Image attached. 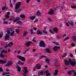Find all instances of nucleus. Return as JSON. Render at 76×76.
<instances>
[{
    "instance_id": "1",
    "label": "nucleus",
    "mask_w": 76,
    "mask_h": 76,
    "mask_svg": "<svg viewBox=\"0 0 76 76\" xmlns=\"http://www.w3.org/2000/svg\"><path fill=\"white\" fill-rule=\"evenodd\" d=\"M7 33L6 34L5 36L4 37V39H6L7 40L9 41V38L10 37V35H9V34H10V31L9 30H8L7 31Z\"/></svg>"
},
{
    "instance_id": "2",
    "label": "nucleus",
    "mask_w": 76,
    "mask_h": 76,
    "mask_svg": "<svg viewBox=\"0 0 76 76\" xmlns=\"http://www.w3.org/2000/svg\"><path fill=\"white\" fill-rule=\"evenodd\" d=\"M24 70L23 71V73L22 74L23 76H27V75L26 73L28 72V71L27 68L26 67H23Z\"/></svg>"
},
{
    "instance_id": "3",
    "label": "nucleus",
    "mask_w": 76,
    "mask_h": 76,
    "mask_svg": "<svg viewBox=\"0 0 76 76\" xmlns=\"http://www.w3.org/2000/svg\"><path fill=\"white\" fill-rule=\"evenodd\" d=\"M45 43L44 41L42 40L40 41L39 43V47H44L45 46Z\"/></svg>"
},
{
    "instance_id": "4",
    "label": "nucleus",
    "mask_w": 76,
    "mask_h": 76,
    "mask_svg": "<svg viewBox=\"0 0 76 76\" xmlns=\"http://www.w3.org/2000/svg\"><path fill=\"white\" fill-rule=\"evenodd\" d=\"M68 61L70 63V65L72 66H75L76 65V61H73L72 59H69Z\"/></svg>"
},
{
    "instance_id": "5",
    "label": "nucleus",
    "mask_w": 76,
    "mask_h": 76,
    "mask_svg": "<svg viewBox=\"0 0 76 76\" xmlns=\"http://www.w3.org/2000/svg\"><path fill=\"white\" fill-rule=\"evenodd\" d=\"M9 29L10 31L11 32V33H10V36L11 37H13L15 35V31L13 30V28H9Z\"/></svg>"
},
{
    "instance_id": "6",
    "label": "nucleus",
    "mask_w": 76,
    "mask_h": 76,
    "mask_svg": "<svg viewBox=\"0 0 76 76\" xmlns=\"http://www.w3.org/2000/svg\"><path fill=\"white\" fill-rule=\"evenodd\" d=\"M21 3L20 2H18L16 4V6L15 7V9L16 10H18L19 8L20 7V5H21Z\"/></svg>"
},
{
    "instance_id": "7",
    "label": "nucleus",
    "mask_w": 76,
    "mask_h": 76,
    "mask_svg": "<svg viewBox=\"0 0 76 76\" xmlns=\"http://www.w3.org/2000/svg\"><path fill=\"white\" fill-rule=\"evenodd\" d=\"M13 62L12 61V60L9 61H8V63L6 65L7 67H9V66H10L12 64H13Z\"/></svg>"
},
{
    "instance_id": "8",
    "label": "nucleus",
    "mask_w": 76,
    "mask_h": 76,
    "mask_svg": "<svg viewBox=\"0 0 76 76\" xmlns=\"http://www.w3.org/2000/svg\"><path fill=\"white\" fill-rule=\"evenodd\" d=\"M60 48V47L59 46H55L53 48V50L55 51H58V49H59Z\"/></svg>"
},
{
    "instance_id": "9",
    "label": "nucleus",
    "mask_w": 76,
    "mask_h": 76,
    "mask_svg": "<svg viewBox=\"0 0 76 76\" xmlns=\"http://www.w3.org/2000/svg\"><path fill=\"white\" fill-rule=\"evenodd\" d=\"M48 14L50 15H54V11L53 9L50 10V11L48 12Z\"/></svg>"
},
{
    "instance_id": "10",
    "label": "nucleus",
    "mask_w": 76,
    "mask_h": 76,
    "mask_svg": "<svg viewBox=\"0 0 76 76\" xmlns=\"http://www.w3.org/2000/svg\"><path fill=\"white\" fill-rule=\"evenodd\" d=\"M45 50L46 51V52L48 53H52V51L50 50L49 48H46L45 49Z\"/></svg>"
},
{
    "instance_id": "11",
    "label": "nucleus",
    "mask_w": 76,
    "mask_h": 76,
    "mask_svg": "<svg viewBox=\"0 0 76 76\" xmlns=\"http://www.w3.org/2000/svg\"><path fill=\"white\" fill-rule=\"evenodd\" d=\"M36 15L38 16H41V13L39 11H37L36 13Z\"/></svg>"
},
{
    "instance_id": "12",
    "label": "nucleus",
    "mask_w": 76,
    "mask_h": 76,
    "mask_svg": "<svg viewBox=\"0 0 76 76\" xmlns=\"http://www.w3.org/2000/svg\"><path fill=\"white\" fill-rule=\"evenodd\" d=\"M6 59L0 60V63H1L2 64H5L6 63Z\"/></svg>"
},
{
    "instance_id": "13",
    "label": "nucleus",
    "mask_w": 76,
    "mask_h": 76,
    "mask_svg": "<svg viewBox=\"0 0 76 76\" xmlns=\"http://www.w3.org/2000/svg\"><path fill=\"white\" fill-rule=\"evenodd\" d=\"M41 65L39 64H38L36 65V66H35V68L37 69H41Z\"/></svg>"
},
{
    "instance_id": "14",
    "label": "nucleus",
    "mask_w": 76,
    "mask_h": 76,
    "mask_svg": "<svg viewBox=\"0 0 76 76\" xmlns=\"http://www.w3.org/2000/svg\"><path fill=\"white\" fill-rule=\"evenodd\" d=\"M19 20H20V18L19 17L16 18H15L13 20V22L15 23L16 22H17V21Z\"/></svg>"
},
{
    "instance_id": "15",
    "label": "nucleus",
    "mask_w": 76,
    "mask_h": 76,
    "mask_svg": "<svg viewBox=\"0 0 76 76\" xmlns=\"http://www.w3.org/2000/svg\"><path fill=\"white\" fill-rule=\"evenodd\" d=\"M64 61L66 65V66H69V65L70 64L69 63H70V62H69V61H68V60H65Z\"/></svg>"
},
{
    "instance_id": "16",
    "label": "nucleus",
    "mask_w": 76,
    "mask_h": 76,
    "mask_svg": "<svg viewBox=\"0 0 76 76\" xmlns=\"http://www.w3.org/2000/svg\"><path fill=\"white\" fill-rule=\"evenodd\" d=\"M58 70L56 69L55 70V72L53 73V75L56 76L58 74Z\"/></svg>"
},
{
    "instance_id": "17",
    "label": "nucleus",
    "mask_w": 76,
    "mask_h": 76,
    "mask_svg": "<svg viewBox=\"0 0 76 76\" xmlns=\"http://www.w3.org/2000/svg\"><path fill=\"white\" fill-rule=\"evenodd\" d=\"M68 23L71 25L73 26L74 25V23H73V21H68Z\"/></svg>"
},
{
    "instance_id": "18",
    "label": "nucleus",
    "mask_w": 76,
    "mask_h": 76,
    "mask_svg": "<svg viewBox=\"0 0 76 76\" xmlns=\"http://www.w3.org/2000/svg\"><path fill=\"white\" fill-rule=\"evenodd\" d=\"M53 31L54 32H56V33H57L58 32V28H54Z\"/></svg>"
},
{
    "instance_id": "19",
    "label": "nucleus",
    "mask_w": 76,
    "mask_h": 76,
    "mask_svg": "<svg viewBox=\"0 0 76 76\" xmlns=\"http://www.w3.org/2000/svg\"><path fill=\"white\" fill-rule=\"evenodd\" d=\"M37 35H42V33L40 31V30H39V29L37 31Z\"/></svg>"
},
{
    "instance_id": "20",
    "label": "nucleus",
    "mask_w": 76,
    "mask_h": 76,
    "mask_svg": "<svg viewBox=\"0 0 76 76\" xmlns=\"http://www.w3.org/2000/svg\"><path fill=\"white\" fill-rule=\"evenodd\" d=\"M38 74L39 75H44V71L42 70L40 72H38Z\"/></svg>"
},
{
    "instance_id": "21",
    "label": "nucleus",
    "mask_w": 76,
    "mask_h": 76,
    "mask_svg": "<svg viewBox=\"0 0 76 76\" xmlns=\"http://www.w3.org/2000/svg\"><path fill=\"white\" fill-rule=\"evenodd\" d=\"M17 24H18L20 25H23V23L20 21H18L17 22Z\"/></svg>"
},
{
    "instance_id": "22",
    "label": "nucleus",
    "mask_w": 76,
    "mask_h": 76,
    "mask_svg": "<svg viewBox=\"0 0 76 76\" xmlns=\"http://www.w3.org/2000/svg\"><path fill=\"white\" fill-rule=\"evenodd\" d=\"M72 39L73 41H74L76 42V37L73 36L72 37Z\"/></svg>"
},
{
    "instance_id": "23",
    "label": "nucleus",
    "mask_w": 76,
    "mask_h": 76,
    "mask_svg": "<svg viewBox=\"0 0 76 76\" xmlns=\"http://www.w3.org/2000/svg\"><path fill=\"white\" fill-rule=\"evenodd\" d=\"M7 53V50H2L1 52V53L3 54V53Z\"/></svg>"
},
{
    "instance_id": "24",
    "label": "nucleus",
    "mask_w": 76,
    "mask_h": 76,
    "mask_svg": "<svg viewBox=\"0 0 76 76\" xmlns=\"http://www.w3.org/2000/svg\"><path fill=\"white\" fill-rule=\"evenodd\" d=\"M13 45V43L12 42H11L8 45V47H11Z\"/></svg>"
},
{
    "instance_id": "25",
    "label": "nucleus",
    "mask_w": 76,
    "mask_h": 76,
    "mask_svg": "<svg viewBox=\"0 0 76 76\" xmlns=\"http://www.w3.org/2000/svg\"><path fill=\"white\" fill-rule=\"evenodd\" d=\"M20 60H22V61H26V59H25V58L23 56H21Z\"/></svg>"
},
{
    "instance_id": "26",
    "label": "nucleus",
    "mask_w": 76,
    "mask_h": 76,
    "mask_svg": "<svg viewBox=\"0 0 76 76\" xmlns=\"http://www.w3.org/2000/svg\"><path fill=\"white\" fill-rule=\"evenodd\" d=\"M24 45L27 47H29V41H27L26 43L24 44Z\"/></svg>"
},
{
    "instance_id": "27",
    "label": "nucleus",
    "mask_w": 76,
    "mask_h": 76,
    "mask_svg": "<svg viewBox=\"0 0 76 76\" xmlns=\"http://www.w3.org/2000/svg\"><path fill=\"white\" fill-rule=\"evenodd\" d=\"M28 34V32L24 31L23 33V37H25Z\"/></svg>"
},
{
    "instance_id": "28",
    "label": "nucleus",
    "mask_w": 76,
    "mask_h": 76,
    "mask_svg": "<svg viewBox=\"0 0 76 76\" xmlns=\"http://www.w3.org/2000/svg\"><path fill=\"white\" fill-rule=\"evenodd\" d=\"M53 44H56V45H60V44L58 43L57 42H53Z\"/></svg>"
},
{
    "instance_id": "29",
    "label": "nucleus",
    "mask_w": 76,
    "mask_h": 76,
    "mask_svg": "<svg viewBox=\"0 0 76 76\" xmlns=\"http://www.w3.org/2000/svg\"><path fill=\"white\" fill-rule=\"evenodd\" d=\"M20 17H21V18H22V19H24V18H25V16L24 15L21 14L20 15Z\"/></svg>"
},
{
    "instance_id": "30",
    "label": "nucleus",
    "mask_w": 76,
    "mask_h": 76,
    "mask_svg": "<svg viewBox=\"0 0 76 76\" xmlns=\"http://www.w3.org/2000/svg\"><path fill=\"white\" fill-rule=\"evenodd\" d=\"M17 69H18V72H20V70H21V68H20V67H18Z\"/></svg>"
},
{
    "instance_id": "31",
    "label": "nucleus",
    "mask_w": 76,
    "mask_h": 76,
    "mask_svg": "<svg viewBox=\"0 0 76 76\" xmlns=\"http://www.w3.org/2000/svg\"><path fill=\"white\" fill-rule=\"evenodd\" d=\"M35 16H32L30 18V19L31 20H34V19H35Z\"/></svg>"
},
{
    "instance_id": "32",
    "label": "nucleus",
    "mask_w": 76,
    "mask_h": 76,
    "mask_svg": "<svg viewBox=\"0 0 76 76\" xmlns=\"http://www.w3.org/2000/svg\"><path fill=\"white\" fill-rule=\"evenodd\" d=\"M4 72V71L3 70V69L1 67H0V72Z\"/></svg>"
},
{
    "instance_id": "33",
    "label": "nucleus",
    "mask_w": 76,
    "mask_h": 76,
    "mask_svg": "<svg viewBox=\"0 0 76 76\" xmlns=\"http://www.w3.org/2000/svg\"><path fill=\"white\" fill-rule=\"evenodd\" d=\"M29 50V48H28L27 49H26L24 52L23 53V54H26V53L27 51H28Z\"/></svg>"
},
{
    "instance_id": "34",
    "label": "nucleus",
    "mask_w": 76,
    "mask_h": 76,
    "mask_svg": "<svg viewBox=\"0 0 76 76\" xmlns=\"http://www.w3.org/2000/svg\"><path fill=\"white\" fill-rule=\"evenodd\" d=\"M3 32H1L0 33V39L1 38V37H3Z\"/></svg>"
},
{
    "instance_id": "35",
    "label": "nucleus",
    "mask_w": 76,
    "mask_h": 76,
    "mask_svg": "<svg viewBox=\"0 0 76 76\" xmlns=\"http://www.w3.org/2000/svg\"><path fill=\"white\" fill-rule=\"evenodd\" d=\"M15 31L17 34H19V29H15Z\"/></svg>"
},
{
    "instance_id": "36",
    "label": "nucleus",
    "mask_w": 76,
    "mask_h": 76,
    "mask_svg": "<svg viewBox=\"0 0 76 76\" xmlns=\"http://www.w3.org/2000/svg\"><path fill=\"white\" fill-rule=\"evenodd\" d=\"M17 57L18 58H19V59H21V58L22 57V56L18 55V56H17Z\"/></svg>"
},
{
    "instance_id": "37",
    "label": "nucleus",
    "mask_w": 76,
    "mask_h": 76,
    "mask_svg": "<svg viewBox=\"0 0 76 76\" xmlns=\"http://www.w3.org/2000/svg\"><path fill=\"white\" fill-rule=\"evenodd\" d=\"M6 7V6H4L2 7V10H4V9H5Z\"/></svg>"
},
{
    "instance_id": "38",
    "label": "nucleus",
    "mask_w": 76,
    "mask_h": 76,
    "mask_svg": "<svg viewBox=\"0 0 76 76\" xmlns=\"http://www.w3.org/2000/svg\"><path fill=\"white\" fill-rule=\"evenodd\" d=\"M3 55V54L1 53L0 56L1 57V58H4V56H5V55Z\"/></svg>"
},
{
    "instance_id": "39",
    "label": "nucleus",
    "mask_w": 76,
    "mask_h": 76,
    "mask_svg": "<svg viewBox=\"0 0 76 76\" xmlns=\"http://www.w3.org/2000/svg\"><path fill=\"white\" fill-rule=\"evenodd\" d=\"M6 72H3L2 73V76H6Z\"/></svg>"
},
{
    "instance_id": "40",
    "label": "nucleus",
    "mask_w": 76,
    "mask_h": 76,
    "mask_svg": "<svg viewBox=\"0 0 76 76\" xmlns=\"http://www.w3.org/2000/svg\"><path fill=\"white\" fill-rule=\"evenodd\" d=\"M43 32L45 33V34H47L48 33V32H47L45 30H43Z\"/></svg>"
},
{
    "instance_id": "41",
    "label": "nucleus",
    "mask_w": 76,
    "mask_h": 76,
    "mask_svg": "<svg viewBox=\"0 0 76 76\" xmlns=\"http://www.w3.org/2000/svg\"><path fill=\"white\" fill-rule=\"evenodd\" d=\"M49 31H50V33H51V34H54V32H53V31H52V30L51 29H50L49 30Z\"/></svg>"
},
{
    "instance_id": "42",
    "label": "nucleus",
    "mask_w": 76,
    "mask_h": 76,
    "mask_svg": "<svg viewBox=\"0 0 76 76\" xmlns=\"http://www.w3.org/2000/svg\"><path fill=\"white\" fill-rule=\"evenodd\" d=\"M67 73L68 74V75H71L72 73V72H71V71H69L68 72H67Z\"/></svg>"
},
{
    "instance_id": "43",
    "label": "nucleus",
    "mask_w": 76,
    "mask_h": 76,
    "mask_svg": "<svg viewBox=\"0 0 76 76\" xmlns=\"http://www.w3.org/2000/svg\"><path fill=\"white\" fill-rule=\"evenodd\" d=\"M69 39V37H67L65 38V39L64 40V41H66V40H67V39Z\"/></svg>"
},
{
    "instance_id": "44",
    "label": "nucleus",
    "mask_w": 76,
    "mask_h": 76,
    "mask_svg": "<svg viewBox=\"0 0 76 76\" xmlns=\"http://www.w3.org/2000/svg\"><path fill=\"white\" fill-rule=\"evenodd\" d=\"M45 61H46V62H49L50 61V60L48 58H47L45 60Z\"/></svg>"
},
{
    "instance_id": "45",
    "label": "nucleus",
    "mask_w": 76,
    "mask_h": 76,
    "mask_svg": "<svg viewBox=\"0 0 76 76\" xmlns=\"http://www.w3.org/2000/svg\"><path fill=\"white\" fill-rule=\"evenodd\" d=\"M42 57H44V58H45V57H47V56H42L40 58H42Z\"/></svg>"
},
{
    "instance_id": "46",
    "label": "nucleus",
    "mask_w": 76,
    "mask_h": 76,
    "mask_svg": "<svg viewBox=\"0 0 76 76\" xmlns=\"http://www.w3.org/2000/svg\"><path fill=\"white\" fill-rule=\"evenodd\" d=\"M67 56V53H65L63 55V57H66V56Z\"/></svg>"
},
{
    "instance_id": "47",
    "label": "nucleus",
    "mask_w": 76,
    "mask_h": 76,
    "mask_svg": "<svg viewBox=\"0 0 76 76\" xmlns=\"http://www.w3.org/2000/svg\"><path fill=\"white\" fill-rule=\"evenodd\" d=\"M71 46L72 47H75V44L73 43L71 44Z\"/></svg>"
},
{
    "instance_id": "48",
    "label": "nucleus",
    "mask_w": 76,
    "mask_h": 76,
    "mask_svg": "<svg viewBox=\"0 0 76 76\" xmlns=\"http://www.w3.org/2000/svg\"><path fill=\"white\" fill-rule=\"evenodd\" d=\"M47 76H50V75H51V73H47L46 74V75Z\"/></svg>"
},
{
    "instance_id": "49",
    "label": "nucleus",
    "mask_w": 76,
    "mask_h": 76,
    "mask_svg": "<svg viewBox=\"0 0 76 76\" xmlns=\"http://www.w3.org/2000/svg\"><path fill=\"white\" fill-rule=\"evenodd\" d=\"M10 7H11L12 8H13V4H12V3H10Z\"/></svg>"
},
{
    "instance_id": "50",
    "label": "nucleus",
    "mask_w": 76,
    "mask_h": 76,
    "mask_svg": "<svg viewBox=\"0 0 76 76\" xmlns=\"http://www.w3.org/2000/svg\"><path fill=\"white\" fill-rule=\"evenodd\" d=\"M66 26L68 27H69V26H70V25H69V24L68 23H66Z\"/></svg>"
},
{
    "instance_id": "51",
    "label": "nucleus",
    "mask_w": 76,
    "mask_h": 76,
    "mask_svg": "<svg viewBox=\"0 0 76 76\" xmlns=\"http://www.w3.org/2000/svg\"><path fill=\"white\" fill-rule=\"evenodd\" d=\"M35 37L33 39L32 41H33V42H36L37 41L35 40Z\"/></svg>"
},
{
    "instance_id": "52",
    "label": "nucleus",
    "mask_w": 76,
    "mask_h": 76,
    "mask_svg": "<svg viewBox=\"0 0 76 76\" xmlns=\"http://www.w3.org/2000/svg\"><path fill=\"white\" fill-rule=\"evenodd\" d=\"M3 24H7V21H4L3 22Z\"/></svg>"
},
{
    "instance_id": "53",
    "label": "nucleus",
    "mask_w": 76,
    "mask_h": 76,
    "mask_svg": "<svg viewBox=\"0 0 76 76\" xmlns=\"http://www.w3.org/2000/svg\"><path fill=\"white\" fill-rule=\"evenodd\" d=\"M56 38L58 39H60V36H58L56 37Z\"/></svg>"
},
{
    "instance_id": "54",
    "label": "nucleus",
    "mask_w": 76,
    "mask_h": 76,
    "mask_svg": "<svg viewBox=\"0 0 76 76\" xmlns=\"http://www.w3.org/2000/svg\"><path fill=\"white\" fill-rule=\"evenodd\" d=\"M72 9H75L76 8V6H72Z\"/></svg>"
},
{
    "instance_id": "55",
    "label": "nucleus",
    "mask_w": 76,
    "mask_h": 76,
    "mask_svg": "<svg viewBox=\"0 0 76 76\" xmlns=\"http://www.w3.org/2000/svg\"><path fill=\"white\" fill-rule=\"evenodd\" d=\"M69 56L70 57H73V56L72 55V54L71 53H69Z\"/></svg>"
},
{
    "instance_id": "56",
    "label": "nucleus",
    "mask_w": 76,
    "mask_h": 76,
    "mask_svg": "<svg viewBox=\"0 0 76 76\" xmlns=\"http://www.w3.org/2000/svg\"><path fill=\"white\" fill-rule=\"evenodd\" d=\"M18 63V64H21V62H20V61H19Z\"/></svg>"
},
{
    "instance_id": "57",
    "label": "nucleus",
    "mask_w": 76,
    "mask_h": 76,
    "mask_svg": "<svg viewBox=\"0 0 76 76\" xmlns=\"http://www.w3.org/2000/svg\"><path fill=\"white\" fill-rule=\"evenodd\" d=\"M5 17L6 18H8L9 17V16L7 15H5Z\"/></svg>"
},
{
    "instance_id": "58",
    "label": "nucleus",
    "mask_w": 76,
    "mask_h": 76,
    "mask_svg": "<svg viewBox=\"0 0 76 76\" xmlns=\"http://www.w3.org/2000/svg\"><path fill=\"white\" fill-rule=\"evenodd\" d=\"M38 20L37 19H36V20L34 21V23H35V22H38Z\"/></svg>"
},
{
    "instance_id": "59",
    "label": "nucleus",
    "mask_w": 76,
    "mask_h": 76,
    "mask_svg": "<svg viewBox=\"0 0 76 76\" xmlns=\"http://www.w3.org/2000/svg\"><path fill=\"white\" fill-rule=\"evenodd\" d=\"M33 29H34V30H35V31H36V30H37V28H35V27H34L33 28Z\"/></svg>"
},
{
    "instance_id": "60",
    "label": "nucleus",
    "mask_w": 76,
    "mask_h": 76,
    "mask_svg": "<svg viewBox=\"0 0 76 76\" xmlns=\"http://www.w3.org/2000/svg\"><path fill=\"white\" fill-rule=\"evenodd\" d=\"M37 1L38 3H40L41 2V0H37Z\"/></svg>"
},
{
    "instance_id": "61",
    "label": "nucleus",
    "mask_w": 76,
    "mask_h": 76,
    "mask_svg": "<svg viewBox=\"0 0 76 76\" xmlns=\"http://www.w3.org/2000/svg\"><path fill=\"white\" fill-rule=\"evenodd\" d=\"M48 20H49V21H51V18H48Z\"/></svg>"
},
{
    "instance_id": "62",
    "label": "nucleus",
    "mask_w": 76,
    "mask_h": 76,
    "mask_svg": "<svg viewBox=\"0 0 76 76\" xmlns=\"http://www.w3.org/2000/svg\"><path fill=\"white\" fill-rule=\"evenodd\" d=\"M35 33V32L34 31H32L31 32V34H34Z\"/></svg>"
},
{
    "instance_id": "63",
    "label": "nucleus",
    "mask_w": 76,
    "mask_h": 76,
    "mask_svg": "<svg viewBox=\"0 0 76 76\" xmlns=\"http://www.w3.org/2000/svg\"><path fill=\"white\" fill-rule=\"evenodd\" d=\"M7 15H10V12H7Z\"/></svg>"
},
{
    "instance_id": "64",
    "label": "nucleus",
    "mask_w": 76,
    "mask_h": 76,
    "mask_svg": "<svg viewBox=\"0 0 76 76\" xmlns=\"http://www.w3.org/2000/svg\"><path fill=\"white\" fill-rule=\"evenodd\" d=\"M45 73H48V71H46L45 72Z\"/></svg>"
}]
</instances>
